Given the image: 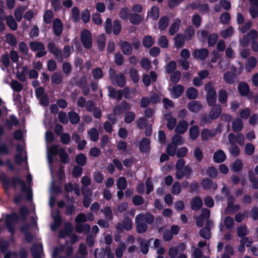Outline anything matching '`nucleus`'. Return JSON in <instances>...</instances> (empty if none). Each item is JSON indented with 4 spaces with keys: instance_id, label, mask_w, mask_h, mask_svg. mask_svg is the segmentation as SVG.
<instances>
[{
    "instance_id": "21",
    "label": "nucleus",
    "mask_w": 258,
    "mask_h": 258,
    "mask_svg": "<svg viewBox=\"0 0 258 258\" xmlns=\"http://www.w3.org/2000/svg\"><path fill=\"white\" fill-rule=\"evenodd\" d=\"M213 159L216 162L221 163L225 160L226 155L222 150H219L214 153Z\"/></svg>"
},
{
    "instance_id": "62",
    "label": "nucleus",
    "mask_w": 258,
    "mask_h": 258,
    "mask_svg": "<svg viewBox=\"0 0 258 258\" xmlns=\"http://www.w3.org/2000/svg\"><path fill=\"white\" fill-rule=\"evenodd\" d=\"M171 143L176 146H179L183 144V141L180 136L174 135L172 138Z\"/></svg>"
},
{
    "instance_id": "16",
    "label": "nucleus",
    "mask_w": 258,
    "mask_h": 258,
    "mask_svg": "<svg viewBox=\"0 0 258 258\" xmlns=\"http://www.w3.org/2000/svg\"><path fill=\"white\" fill-rule=\"evenodd\" d=\"M32 253L33 258H42V246L39 244L38 245H34L32 247Z\"/></svg>"
},
{
    "instance_id": "38",
    "label": "nucleus",
    "mask_w": 258,
    "mask_h": 258,
    "mask_svg": "<svg viewBox=\"0 0 258 258\" xmlns=\"http://www.w3.org/2000/svg\"><path fill=\"white\" fill-rule=\"evenodd\" d=\"M117 187L120 190H123L127 187V181L123 177H119L116 181Z\"/></svg>"
},
{
    "instance_id": "55",
    "label": "nucleus",
    "mask_w": 258,
    "mask_h": 258,
    "mask_svg": "<svg viewBox=\"0 0 258 258\" xmlns=\"http://www.w3.org/2000/svg\"><path fill=\"white\" fill-rule=\"evenodd\" d=\"M234 32V30L232 27H229L226 29L221 31V35L224 38H226L232 35Z\"/></svg>"
},
{
    "instance_id": "61",
    "label": "nucleus",
    "mask_w": 258,
    "mask_h": 258,
    "mask_svg": "<svg viewBox=\"0 0 258 258\" xmlns=\"http://www.w3.org/2000/svg\"><path fill=\"white\" fill-rule=\"evenodd\" d=\"M237 233L238 236L242 237L247 235L248 231L245 226L242 225L237 228Z\"/></svg>"
},
{
    "instance_id": "37",
    "label": "nucleus",
    "mask_w": 258,
    "mask_h": 258,
    "mask_svg": "<svg viewBox=\"0 0 258 258\" xmlns=\"http://www.w3.org/2000/svg\"><path fill=\"white\" fill-rule=\"evenodd\" d=\"M130 21L134 25H138L141 23L142 18L138 14H132L130 16Z\"/></svg>"
},
{
    "instance_id": "49",
    "label": "nucleus",
    "mask_w": 258,
    "mask_h": 258,
    "mask_svg": "<svg viewBox=\"0 0 258 258\" xmlns=\"http://www.w3.org/2000/svg\"><path fill=\"white\" fill-rule=\"evenodd\" d=\"M234 220L233 218L229 216H227L224 218V224L227 229H230L234 226Z\"/></svg>"
},
{
    "instance_id": "42",
    "label": "nucleus",
    "mask_w": 258,
    "mask_h": 258,
    "mask_svg": "<svg viewBox=\"0 0 258 258\" xmlns=\"http://www.w3.org/2000/svg\"><path fill=\"white\" fill-rule=\"evenodd\" d=\"M224 79L226 83L232 84L235 81V77L234 74L232 72H226L224 75Z\"/></svg>"
},
{
    "instance_id": "59",
    "label": "nucleus",
    "mask_w": 258,
    "mask_h": 258,
    "mask_svg": "<svg viewBox=\"0 0 258 258\" xmlns=\"http://www.w3.org/2000/svg\"><path fill=\"white\" fill-rule=\"evenodd\" d=\"M185 163V160L183 159H180L177 161L176 164V170H177L178 176L180 177V174H179L180 173V170L184 168Z\"/></svg>"
},
{
    "instance_id": "34",
    "label": "nucleus",
    "mask_w": 258,
    "mask_h": 258,
    "mask_svg": "<svg viewBox=\"0 0 258 258\" xmlns=\"http://www.w3.org/2000/svg\"><path fill=\"white\" fill-rule=\"evenodd\" d=\"M169 24V19L166 17H163L160 18L159 21L158 28L160 30H165Z\"/></svg>"
},
{
    "instance_id": "7",
    "label": "nucleus",
    "mask_w": 258,
    "mask_h": 258,
    "mask_svg": "<svg viewBox=\"0 0 258 258\" xmlns=\"http://www.w3.org/2000/svg\"><path fill=\"white\" fill-rule=\"evenodd\" d=\"M16 149L17 153L15 155V161L16 164H19L23 161L26 160V152L22 146L18 145Z\"/></svg>"
},
{
    "instance_id": "11",
    "label": "nucleus",
    "mask_w": 258,
    "mask_h": 258,
    "mask_svg": "<svg viewBox=\"0 0 258 258\" xmlns=\"http://www.w3.org/2000/svg\"><path fill=\"white\" fill-rule=\"evenodd\" d=\"M185 249L184 244H180L177 247H171L169 249V255L171 258H174L178 254V251H183Z\"/></svg>"
},
{
    "instance_id": "56",
    "label": "nucleus",
    "mask_w": 258,
    "mask_h": 258,
    "mask_svg": "<svg viewBox=\"0 0 258 258\" xmlns=\"http://www.w3.org/2000/svg\"><path fill=\"white\" fill-rule=\"evenodd\" d=\"M115 79L116 83L119 86L123 87L125 85L126 81L125 77L123 74H118L116 76Z\"/></svg>"
},
{
    "instance_id": "64",
    "label": "nucleus",
    "mask_w": 258,
    "mask_h": 258,
    "mask_svg": "<svg viewBox=\"0 0 258 258\" xmlns=\"http://www.w3.org/2000/svg\"><path fill=\"white\" fill-rule=\"evenodd\" d=\"M76 160L78 164L83 166L86 162V157L84 154H80L77 156Z\"/></svg>"
},
{
    "instance_id": "54",
    "label": "nucleus",
    "mask_w": 258,
    "mask_h": 258,
    "mask_svg": "<svg viewBox=\"0 0 258 258\" xmlns=\"http://www.w3.org/2000/svg\"><path fill=\"white\" fill-rule=\"evenodd\" d=\"M92 74L95 79H100L102 78L103 76L102 71L99 68L94 69L92 72Z\"/></svg>"
},
{
    "instance_id": "63",
    "label": "nucleus",
    "mask_w": 258,
    "mask_h": 258,
    "mask_svg": "<svg viewBox=\"0 0 258 258\" xmlns=\"http://www.w3.org/2000/svg\"><path fill=\"white\" fill-rule=\"evenodd\" d=\"M195 34V31L192 27H189L185 32L184 37L186 40H190L192 38Z\"/></svg>"
},
{
    "instance_id": "23",
    "label": "nucleus",
    "mask_w": 258,
    "mask_h": 258,
    "mask_svg": "<svg viewBox=\"0 0 258 258\" xmlns=\"http://www.w3.org/2000/svg\"><path fill=\"white\" fill-rule=\"evenodd\" d=\"M187 108L192 112H197L202 109V106L198 102L192 101L188 103Z\"/></svg>"
},
{
    "instance_id": "39",
    "label": "nucleus",
    "mask_w": 258,
    "mask_h": 258,
    "mask_svg": "<svg viewBox=\"0 0 258 258\" xmlns=\"http://www.w3.org/2000/svg\"><path fill=\"white\" fill-rule=\"evenodd\" d=\"M10 85L14 91L18 93L23 89V85L16 80L12 81L10 84Z\"/></svg>"
},
{
    "instance_id": "26",
    "label": "nucleus",
    "mask_w": 258,
    "mask_h": 258,
    "mask_svg": "<svg viewBox=\"0 0 258 258\" xmlns=\"http://www.w3.org/2000/svg\"><path fill=\"white\" fill-rule=\"evenodd\" d=\"M66 250V254L69 256L72 252L73 249L71 247H69L67 249H66V247L63 246H61L60 247H57L54 249L52 253L53 258H55L57 254L61 251Z\"/></svg>"
},
{
    "instance_id": "60",
    "label": "nucleus",
    "mask_w": 258,
    "mask_h": 258,
    "mask_svg": "<svg viewBox=\"0 0 258 258\" xmlns=\"http://www.w3.org/2000/svg\"><path fill=\"white\" fill-rule=\"evenodd\" d=\"M227 98V92L225 90H221L219 92L218 99L221 103H224L226 102Z\"/></svg>"
},
{
    "instance_id": "25",
    "label": "nucleus",
    "mask_w": 258,
    "mask_h": 258,
    "mask_svg": "<svg viewBox=\"0 0 258 258\" xmlns=\"http://www.w3.org/2000/svg\"><path fill=\"white\" fill-rule=\"evenodd\" d=\"M88 138L93 141L96 142L99 138V133L98 131L95 128H92L87 132Z\"/></svg>"
},
{
    "instance_id": "40",
    "label": "nucleus",
    "mask_w": 258,
    "mask_h": 258,
    "mask_svg": "<svg viewBox=\"0 0 258 258\" xmlns=\"http://www.w3.org/2000/svg\"><path fill=\"white\" fill-rule=\"evenodd\" d=\"M215 131H209L208 130H204L201 133V137L203 140H207L209 138L215 135Z\"/></svg>"
},
{
    "instance_id": "3",
    "label": "nucleus",
    "mask_w": 258,
    "mask_h": 258,
    "mask_svg": "<svg viewBox=\"0 0 258 258\" xmlns=\"http://www.w3.org/2000/svg\"><path fill=\"white\" fill-rule=\"evenodd\" d=\"M205 90L207 92V100L210 105H213L216 101V93L211 83L206 85Z\"/></svg>"
},
{
    "instance_id": "48",
    "label": "nucleus",
    "mask_w": 258,
    "mask_h": 258,
    "mask_svg": "<svg viewBox=\"0 0 258 258\" xmlns=\"http://www.w3.org/2000/svg\"><path fill=\"white\" fill-rule=\"evenodd\" d=\"M176 149L177 146L171 142L167 147L166 152L169 155L173 156L176 153Z\"/></svg>"
},
{
    "instance_id": "2",
    "label": "nucleus",
    "mask_w": 258,
    "mask_h": 258,
    "mask_svg": "<svg viewBox=\"0 0 258 258\" xmlns=\"http://www.w3.org/2000/svg\"><path fill=\"white\" fill-rule=\"evenodd\" d=\"M75 220L77 223L76 229L78 232H88L89 231L90 227L88 224H81V223L87 221V217L85 214L83 213L79 214L76 218Z\"/></svg>"
},
{
    "instance_id": "33",
    "label": "nucleus",
    "mask_w": 258,
    "mask_h": 258,
    "mask_svg": "<svg viewBox=\"0 0 258 258\" xmlns=\"http://www.w3.org/2000/svg\"><path fill=\"white\" fill-rule=\"evenodd\" d=\"M121 48L124 54L128 55L132 53V47L131 45L126 41L122 42L121 45Z\"/></svg>"
},
{
    "instance_id": "53",
    "label": "nucleus",
    "mask_w": 258,
    "mask_h": 258,
    "mask_svg": "<svg viewBox=\"0 0 258 258\" xmlns=\"http://www.w3.org/2000/svg\"><path fill=\"white\" fill-rule=\"evenodd\" d=\"M176 67V63L174 61H170L169 62L165 67V70L166 73H171L174 71Z\"/></svg>"
},
{
    "instance_id": "6",
    "label": "nucleus",
    "mask_w": 258,
    "mask_h": 258,
    "mask_svg": "<svg viewBox=\"0 0 258 258\" xmlns=\"http://www.w3.org/2000/svg\"><path fill=\"white\" fill-rule=\"evenodd\" d=\"M81 42L83 46L89 48L92 46V36L91 33L87 30H84L81 35Z\"/></svg>"
},
{
    "instance_id": "12",
    "label": "nucleus",
    "mask_w": 258,
    "mask_h": 258,
    "mask_svg": "<svg viewBox=\"0 0 258 258\" xmlns=\"http://www.w3.org/2000/svg\"><path fill=\"white\" fill-rule=\"evenodd\" d=\"M157 75L155 72L151 71L150 75H144L143 76V82L144 84L148 86L150 85L152 82H154L156 80Z\"/></svg>"
},
{
    "instance_id": "44",
    "label": "nucleus",
    "mask_w": 258,
    "mask_h": 258,
    "mask_svg": "<svg viewBox=\"0 0 258 258\" xmlns=\"http://www.w3.org/2000/svg\"><path fill=\"white\" fill-rule=\"evenodd\" d=\"M189 132L190 137L192 140H195L198 138L199 134V130L198 126L196 125L192 126L190 128Z\"/></svg>"
},
{
    "instance_id": "46",
    "label": "nucleus",
    "mask_w": 258,
    "mask_h": 258,
    "mask_svg": "<svg viewBox=\"0 0 258 258\" xmlns=\"http://www.w3.org/2000/svg\"><path fill=\"white\" fill-rule=\"evenodd\" d=\"M175 46L176 48H179L182 47L184 44V39L181 34L177 35L174 38Z\"/></svg>"
},
{
    "instance_id": "36",
    "label": "nucleus",
    "mask_w": 258,
    "mask_h": 258,
    "mask_svg": "<svg viewBox=\"0 0 258 258\" xmlns=\"http://www.w3.org/2000/svg\"><path fill=\"white\" fill-rule=\"evenodd\" d=\"M154 42L155 39L151 36H146L143 39V45L147 48L151 47Z\"/></svg>"
},
{
    "instance_id": "32",
    "label": "nucleus",
    "mask_w": 258,
    "mask_h": 258,
    "mask_svg": "<svg viewBox=\"0 0 258 258\" xmlns=\"http://www.w3.org/2000/svg\"><path fill=\"white\" fill-rule=\"evenodd\" d=\"M26 8L24 6L20 7L15 10L14 15L18 21H20L22 20L23 14Z\"/></svg>"
},
{
    "instance_id": "1",
    "label": "nucleus",
    "mask_w": 258,
    "mask_h": 258,
    "mask_svg": "<svg viewBox=\"0 0 258 258\" xmlns=\"http://www.w3.org/2000/svg\"><path fill=\"white\" fill-rule=\"evenodd\" d=\"M0 180L1 181L4 187L6 189H9L11 186H17L19 185L22 191L25 189V182L19 178H15L10 180L5 173L0 174Z\"/></svg>"
},
{
    "instance_id": "35",
    "label": "nucleus",
    "mask_w": 258,
    "mask_h": 258,
    "mask_svg": "<svg viewBox=\"0 0 258 258\" xmlns=\"http://www.w3.org/2000/svg\"><path fill=\"white\" fill-rule=\"evenodd\" d=\"M232 201L233 200L232 199H230L228 201V205L226 211L229 213H234L239 209V206L238 205H232L231 204Z\"/></svg>"
},
{
    "instance_id": "29",
    "label": "nucleus",
    "mask_w": 258,
    "mask_h": 258,
    "mask_svg": "<svg viewBox=\"0 0 258 258\" xmlns=\"http://www.w3.org/2000/svg\"><path fill=\"white\" fill-rule=\"evenodd\" d=\"M203 205V202L199 197L195 198L191 203V208L194 210H199Z\"/></svg>"
},
{
    "instance_id": "41",
    "label": "nucleus",
    "mask_w": 258,
    "mask_h": 258,
    "mask_svg": "<svg viewBox=\"0 0 258 258\" xmlns=\"http://www.w3.org/2000/svg\"><path fill=\"white\" fill-rule=\"evenodd\" d=\"M6 21L7 25L12 30H16L17 29V24L12 16H10L7 17Z\"/></svg>"
},
{
    "instance_id": "17",
    "label": "nucleus",
    "mask_w": 258,
    "mask_h": 258,
    "mask_svg": "<svg viewBox=\"0 0 258 258\" xmlns=\"http://www.w3.org/2000/svg\"><path fill=\"white\" fill-rule=\"evenodd\" d=\"M53 30L56 35L61 34L62 31V24L59 19H55L53 24Z\"/></svg>"
},
{
    "instance_id": "50",
    "label": "nucleus",
    "mask_w": 258,
    "mask_h": 258,
    "mask_svg": "<svg viewBox=\"0 0 258 258\" xmlns=\"http://www.w3.org/2000/svg\"><path fill=\"white\" fill-rule=\"evenodd\" d=\"M238 89L242 95H245L249 91L248 85L245 83H241L238 86Z\"/></svg>"
},
{
    "instance_id": "45",
    "label": "nucleus",
    "mask_w": 258,
    "mask_h": 258,
    "mask_svg": "<svg viewBox=\"0 0 258 258\" xmlns=\"http://www.w3.org/2000/svg\"><path fill=\"white\" fill-rule=\"evenodd\" d=\"M126 246L124 243L121 242L115 249V254L118 257H121L123 255V251L125 249Z\"/></svg>"
},
{
    "instance_id": "8",
    "label": "nucleus",
    "mask_w": 258,
    "mask_h": 258,
    "mask_svg": "<svg viewBox=\"0 0 258 258\" xmlns=\"http://www.w3.org/2000/svg\"><path fill=\"white\" fill-rule=\"evenodd\" d=\"M169 90L172 98H177L183 93L184 88L181 85H176L169 88Z\"/></svg>"
},
{
    "instance_id": "22",
    "label": "nucleus",
    "mask_w": 258,
    "mask_h": 258,
    "mask_svg": "<svg viewBox=\"0 0 258 258\" xmlns=\"http://www.w3.org/2000/svg\"><path fill=\"white\" fill-rule=\"evenodd\" d=\"M187 127V122L186 121L182 120L178 123L175 128V131L178 134H183L186 131Z\"/></svg>"
},
{
    "instance_id": "20",
    "label": "nucleus",
    "mask_w": 258,
    "mask_h": 258,
    "mask_svg": "<svg viewBox=\"0 0 258 258\" xmlns=\"http://www.w3.org/2000/svg\"><path fill=\"white\" fill-rule=\"evenodd\" d=\"M165 119L167 121V126L169 130L173 129L176 123V119L171 116L170 114H166L164 115Z\"/></svg>"
},
{
    "instance_id": "57",
    "label": "nucleus",
    "mask_w": 258,
    "mask_h": 258,
    "mask_svg": "<svg viewBox=\"0 0 258 258\" xmlns=\"http://www.w3.org/2000/svg\"><path fill=\"white\" fill-rule=\"evenodd\" d=\"M59 156L62 162L68 163L69 161V157L64 149L61 148L59 150Z\"/></svg>"
},
{
    "instance_id": "18",
    "label": "nucleus",
    "mask_w": 258,
    "mask_h": 258,
    "mask_svg": "<svg viewBox=\"0 0 258 258\" xmlns=\"http://www.w3.org/2000/svg\"><path fill=\"white\" fill-rule=\"evenodd\" d=\"M192 172V169L190 167L187 165L184 166V168L180 170V177L177 176V170H176V177L178 179H181L184 176H188Z\"/></svg>"
},
{
    "instance_id": "10",
    "label": "nucleus",
    "mask_w": 258,
    "mask_h": 258,
    "mask_svg": "<svg viewBox=\"0 0 258 258\" xmlns=\"http://www.w3.org/2000/svg\"><path fill=\"white\" fill-rule=\"evenodd\" d=\"M143 215H137L136 217V223L137 224V229L138 232L143 233L147 230V227L145 222L141 220V217Z\"/></svg>"
},
{
    "instance_id": "43",
    "label": "nucleus",
    "mask_w": 258,
    "mask_h": 258,
    "mask_svg": "<svg viewBox=\"0 0 258 258\" xmlns=\"http://www.w3.org/2000/svg\"><path fill=\"white\" fill-rule=\"evenodd\" d=\"M121 113V111L119 110V106H116L113 110V113L108 116V119L113 124L115 123L116 120V116Z\"/></svg>"
},
{
    "instance_id": "4",
    "label": "nucleus",
    "mask_w": 258,
    "mask_h": 258,
    "mask_svg": "<svg viewBox=\"0 0 258 258\" xmlns=\"http://www.w3.org/2000/svg\"><path fill=\"white\" fill-rule=\"evenodd\" d=\"M31 49L37 51L36 56L38 57H42L46 54V51L43 43L40 42L33 41L30 43Z\"/></svg>"
},
{
    "instance_id": "5",
    "label": "nucleus",
    "mask_w": 258,
    "mask_h": 258,
    "mask_svg": "<svg viewBox=\"0 0 258 258\" xmlns=\"http://www.w3.org/2000/svg\"><path fill=\"white\" fill-rule=\"evenodd\" d=\"M60 149H58V147L56 145H53L50 147H47V160L49 164L50 169L52 177L54 176V173L50 164L53 160V156H55L58 152L59 153Z\"/></svg>"
},
{
    "instance_id": "24",
    "label": "nucleus",
    "mask_w": 258,
    "mask_h": 258,
    "mask_svg": "<svg viewBox=\"0 0 258 258\" xmlns=\"http://www.w3.org/2000/svg\"><path fill=\"white\" fill-rule=\"evenodd\" d=\"M140 149L142 152H147L150 150V141L148 139H143L139 145Z\"/></svg>"
},
{
    "instance_id": "13",
    "label": "nucleus",
    "mask_w": 258,
    "mask_h": 258,
    "mask_svg": "<svg viewBox=\"0 0 258 258\" xmlns=\"http://www.w3.org/2000/svg\"><path fill=\"white\" fill-rule=\"evenodd\" d=\"M209 51L207 49L203 48L196 50L193 53L195 57L198 59L203 60L205 59L208 55Z\"/></svg>"
},
{
    "instance_id": "14",
    "label": "nucleus",
    "mask_w": 258,
    "mask_h": 258,
    "mask_svg": "<svg viewBox=\"0 0 258 258\" xmlns=\"http://www.w3.org/2000/svg\"><path fill=\"white\" fill-rule=\"evenodd\" d=\"M122 226L123 228L122 227L121 224L118 223L116 225V228L119 231H122L123 229H124L126 230L131 229L132 228V223L131 220L127 218H124L123 221Z\"/></svg>"
},
{
    "instance_id": "30",
    "label": "nucleus",
    "mask_w": 258,
    "mask_h": 258,
    "mask_svg": "<svg viewBox=\"0 0 258 258\" xmlns=\"http://www.w3.org/2000/svg\"><path fill=\"white\" fill-rule=\"evenodd\" d=\"M159 16V10L156 7H153L151 8L150 11L148 13V17L152 18L153 20H156Z\"/></svg>"
},
{
    "instance_id": "58",
    "label": "nucleus",
    "mask_w": 258,
    "mask_h": 258,
    "mask_svg": "<svg viewBox=\"0 0 258 258\" xmlns=\"http://www.w3.org/2000/svg\"><path fill=\"white\" fill-rule=\"evenodd\" d=\"M70 121L71 123L75 124L79 122L80 120L78 114L75 112H71L69 114Z\"/></svg>"
},
{
    "instance_id": "27",
    "label": "nucleus",
    "mask_w": 258,
    "mask_h": 258,
    "mask_svg": "<svg viewBox=\"0 0 258 258\" xmlns=\"http://www.w3.org/2000/svg\"><path fill=\"white\" fill-rule=\"evenodd\" d=\"M180 21L178 19H176L170 26L169 32L171 35H173L176 32H177L179 29Z\"/></svg>"
},
{
    "instance_id": "28",
    "label": "nucleus",
    "mask_w": 258,
    "mask_h": 258,
    "mask_svg": "<svg viewBox=\"0 0 258 258\" xmlns=\"http://www.w3.org/2000/svg\"><path fill=\"white\" fill-rule=\"evenodd\" d=\"M243 127V123L240 119L237 118L233 120L232 127L234 132H239L241 131Z\"/></svg>"
},
{
    "instance_id": "19",
    "label": "nucleus",
    "mask_w": 258,
    "mask_h": 258,
    "mask_svg": "<svg viewBox=\"0 0 258 258\" xmlns=\"http://www.w3.org/2000/svg\"><path fill=\"white\" fill-rule=\"evenodd\" d=\"M257 63L256 58L253 56L250 57L247 60L245 64V68L247 71L250 72Z\"/></svg>"
},
{
    "instance_id": "31",
    "label": "nucleus",
    "mask_w": 258,
    "mask_h": 258,
    "mask_svg": "<svg viewBox=\"0 0 258 258\" xmlns=\"http://www.w3.org/2000/svg\"><path fill=\"white\" fill-rule=\"evenodd\" d=\"M186 96L189 99H195L198 96V92L196 88L190 87L186 91Z\"/></svg>"
},
{
    "instance_id": "9",
    "label": "nucleus",
    "mask_w": 258,
    "mask_h": 258,
    "mask_svg": "<svg viewBox=\"0 0 258 258\" xmlns=\"http://www.w3.org/2000/svg\"><path fill=\"white\" fill-rule=\"evenodd\" d=\"M257 37V32L255 30H251L247 36H244L240 40V44L243 46H246L248 45L250 39H254Z\"/></svg>"
},
{
    "instance_id": "51",
    "label": "nucleus",
    "mask_w": 258,
    "mask_h": 258,
    "mask_svg": "<svg viewBox=\"0 0 258 258\" xmlns=\"http://www.w3.org/2000/svg\"><path fill=\"white\" fill-rule=\"evenodd\" d=\"M106 36L104 34L100 35L97 39V44L100 50H102L105 46Z\"/></svg>"
},
{
    "instance_id": "52",
    "label": "nucleus",
    "mask_w": 258,
    "mask_h": 258,
    "mask_svg": "<svg viewBox=\"0 0 258 258\" xmlns=\"http://www.w3.org/2000/svg\"><path fill=\"white\" fill-rule=\"evenodd\" d=\"M149 241L142 240L140 242L141 249L143 253L146 254L149 250Z\"/></svg>"
},
{
    "instance_id": "15",
    "label": "nucleus",
    "mask_w": 258,
    "mask_h": 258,
    "mask_svg": "<svg viewBox=\"0 0 258 258\" xmlns=\"http://www.w3.org/2000/svg\"><path fill=\"white\" fill-rule=\"evenodd\" d=\"M221 113V108L220 105H214L210 112L209 116L212 119L217 118Z\"/></svg>"
},
{
    "instance_id": "47",
    "label": "nucleus",
    "mask_w": 258,
    "mask_h": 258,
    "mask_svg": "<svg viewBox=\"0 0 258 258\" xmlns=\"http://www.w3.org/2000/svg\"><path fill=\"white\" fill-rule=\"evenodd\" d=\"M159 232H163V237L165 241H169L172 238L173 234L169 229H166L163 231V229L160 228L159 230Z\"/></svg>"
}]
</instances>
